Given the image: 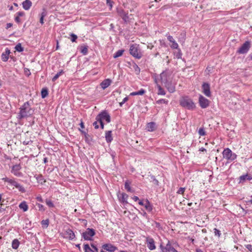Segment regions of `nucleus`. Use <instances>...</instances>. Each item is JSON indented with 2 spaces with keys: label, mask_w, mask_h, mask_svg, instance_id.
<instances>
[{
  "label": "nucleus",
  "mask_w": 252,
  "mask_h": 252,
  "mask_svg": "<svg viewBox=\"0 0 252 252\" xmlns=\"http://www.w3.org/2000/svg\"><path fill=\"white\" fill-rule=\"evenodd\" d=\"M20 112L18 113V118L22 119L32 115L33 110L32 109L29 101L25 102L20 108Z\"/></svg>",
  "instance_id": "nucleus-1"
},
{
  "label": "nucleus",
  "mask_w": 252,
  "mask_h": 252,
  "mask_svg": "<svg viewBox=\"0 0 252 252\" xmlns=\"http://www.w3.org/2000/svg\"><path fill=\"white\" fill-rule=\"evenodd\" d=\"M95 120L99 122L100 125V127L102 129L104 128L103 121H105L107 123L111 121V118L108 112L104 110L97 115L95 118Z\"/></svg>",
  "instance_id": "nucleus-2"
},
{
  "label": "nucleus",
  "mask_w": 252,
  "mask_h": 252,
  "mask_svg": "<svg viewBox=\"0 0 252 252\" xmlns=\"http://www.w3.org/2000/svg\"><path fill=\"white\" fill-rule=\"evenodd\" d=\"M180 105L189 110H193L195 108V104L192 100L188 96L182 97L180 100Z\"/></svg>",
  "instance_id": "nucleus-3"
},
{
  "label": "nucleus",
  "mask_w": 252,
  "mask_h": 252,
  "mask_svg": "<svg viewBox=\"0 0 252 252\" xmlns=\"http://www.w3.org/2000/svg\"><path fill=\"white\" fill-rule=\"evenodd\" d=\"M129 52L133 57L138 59H140L142 56V54L139 47V45L136 44H134L130 46Z\"/></svg>",
  "instance_id": "nucleus-4"
},
{
  "label": "nucleus",
  "mask_w": 252,
  "mask_h": 252,
  "mask_svg": "<svg viewBox=\"0 0 252 252\" xmlns=\"http://www.w3.org/2000/svg\"><path fill=\"white\" fill-rule=\"evenodd\" d=\"M222 155L224 158L229 161H232L237 158V155L232 153V151L229 148H226L223 150Z\"/></svg>",
  "instance_id": "nucleus-5"
},
{
  "label": "nucleus",
  "mask_w": 252,
  "mask_h": 252,
  "mask_svg": "<svg viewBox=\"0 0 252 252\" xmlns=\"http://www.w3.org/2000/svg\"><path fill=\"white\" fill-rule=\"evenodd\" d=\"M251 47V42L250 41H246L237 50V53L239 54H245L248 53Z\"/></svg>",
  "instance_id": "nucleus-6"
},
{
  "label": "nucleus",
  "mask_w": 252,
  "mask_h": 252,
  "mask_svg": "<svg viewBox=\"0 0 252 252\" xmlns=\"http://www.w3.org/2000/svg\"><path fill=\"white\" fill-rule=\"evenodd\" d=\"M95 234V231L92 228H87L86 231L82 234V237L86 240H91V237Z\"/></svg>",
  "instance_id": "nucleus-7"
},
{
  "label": "nucleus",
  "mask_w": 252,
  "mask_h": 252,
  "mask_svg": "<svg viewBox=\"0 0 252 252\" xmlns=\"http://www.w3.org/2000/svg\"><path fill=\"white\" fill-rule=\"evenodd\" d=\"M119 15L123 19L125 23L129 22L130 20L133 19V18L130 17V16H132V15H130L129 16L128 15V13H126L124 10L120 9L118 11Z\"/></svg>",
  "instance_id": "nucleus-8"
},
{
  "label": "nucleus",
  "mask_w": 252,
  "mask_h": 252,
  "mask_svg": "<svg viewBox=\"0 0 252 252\" xmlns=\"http://www.w3.org/2000/svg\"><path fill=\"white\" fill-rule=\"evenodd\" d=\"M170 74L167 70L162 71L159 75L160 81L162 84L164 85L167 84L169 81H168V77Z\"/></svg>",
  "instance_id": "nucleus-9"
},
{
  "label": "nucleus",
  "mask_w": 252,
  "mask_h": 252,
  "mask_svg": "<svg viewBox=\"0 0 252 252\" xmlns=\"http://www.w3.org/2000/svg\"><path fill=\"white\" fill-rule=\"evenodd\" d=\"M199 103L202 108H206L209 106L210 101L202 95L199 97Z\"/></svg>",
  "instance_id": "nucleus-10"
},
{
  "label": "nucleus",
  "mask_w": 252,
  "mask_h": 252,
  "mask_svg": "<svg viewBox=\"0 0 252 252\" xmlns=\"http://www.w3.org/2000/svg\"><path fill=\"white\" fill-rule=\"evenodd\" d=\"M202 92L207 97L211 95L210 92V86L208 83H203L202 85Z\"/></svg>",
  "instance_id": "nucleus-11"
},
{
  "label": "nucleus",
  "mask_w": 252,
  "mask_h": 252,
  "mask_svg": "<svg viewBox=\"0 0 252 252\" xmlns=\"http://www.w3.org/2000/svg\"><path fill=\"white\" fill-rule=\"evenodd\" d=\"M146 244L149 250L152 251L156 249L155 241L153 238L147 237L146 238Z\"/></svg>",
  "instance_id": "nucleus-12"
},
{
  "label": "nucleus",
  "mask_w": 252,
  "mask_h": 252,
  "mask_svg": "<svg viewBox=\"0 0 252 252\" xmlns=\"http://www.w3.org/2000/svg\"><path fill=\"white\" fill-rule=\"evenodd\" d=\"M21 167L19 164H15L12 167L11 173L16 176H21L22 174L19 171L21 169Z\"/></svg>",
  "instance_id": "nucleus-13"
},
{
  "label": "nucleus",
  "mask_w": 252,
  "mask_h": 252,
  "mask_svg": "<svg viewBox=\"0 0 252 252\" xmlns=\"http://www.w3.org/2000/svg\"><path fill=\"white\" fill-rule=\"evenodd\" d=\"M102 248L103 249L110 252H114L117 250V248L110 244H105L102 245Z\"/></svg>",
  "instance_id": "nucleus-14"
},
{
  "label": "nucleus",
  "mask_w": 252,
  "mask_h": 252,
  "mask_svg": "<svg viewBox=\"0 0 252 252\" xmlns=\"http://www.w3.org/2000/svg\"><path fill=\"white\" fill-rule=\"evenodd\" d=\"M112 83V80L110 79H106L104 80L101 83L100 86L103 90L108 87Z\"/></svg>",
  "instance_id": "nucleus-15"
},
{
  "label": "nucleus",
  "mask_w": 252,
  "mask_h": 252,
  "mask_svg": "<svg viewBox=\"0 0 252 252\" xmlns=\"http://www.w3.org/2000/svg\"><path fill=\"white\" fill-rule=\"evenodd\" d=\"M167 39L172 43L170 45L171 48L173 49H177L178 48L179 46L178 43L175 41L171 35H168L167 36Z\"/></svg>",
  "instance_id": "nucleus-16"
},
{
  "label": "nucleus",
  "mask_w": 252,
  "mask_h": 252,
  "mask_svg": "<svg viewBox=\"0 0 252 252\" xmlns=\"http://www.w3.org/2000/svg\"><path fill=\"white\" fill-rule=\"evenodd\" d=\"M157 128L156 124L155 122H150L147 125V129L149 131H154Z\"/></svg>",
  "instance_id": "nucleus-17"
},
{
  "label": "nucleus",
  "mask_w": 252,
  "mask_h": 252,
  "mask_svg": "<svg viewBox=\"0 0 252 252\" xmlns=\"http://www.w3.org/2000/svg\"><path fill=\"white\" fill-rule=\"evenodd\" d=\"M128 195L126 193H122L118 195V197L121 202L123 203H127V199L128 198Z\"/></svg>",
  "instance_id": "nucleus-18"
},
{
  "label": "nucleus",
  "mask_w": 252,
  "mask_h": 252,
  "mask_svg": "<svg viewBox=\"0 0 252 252\" xmlns=\"http://www.w3.org/2000/svg\"><path fill=\"white\" fill-rule=\"evenodd\" d=\"M32 2L30 0H26L22 2V6L23 8L26 10L30 9L32 6Z\"/></svg>",
  "instance_id": "nucleus-19"
},
{
  "label": "nucleus",
  "mask_w": 252,
  "mask_h": 252,
  "mask_svg": "<svg viewBox=\"0 0 252 252\" xmlns=\"http://www.w3.org/2000/svg\"><path fill=\"white\" fill-rule=\"evenodd\" d=\"M10 53V50L6 48L5 51L1 55V59L3 62H6L8 60Z\"/></svg>",
  "instance_id": "nucleus-20"
},
{
  "label": "nucleus",
  "mask_w": 252,
  "mask_h": 252,
  "mask_svg": "<svg viewBox=\"0 0 252 252\" xmlns=\"http://www.w3.org/2000/svg\"><path fill=\"white\" fill-rule=\"evenodd\" d=\"M66 237L69 240H73L75 238V234L73 231L70 229H67L65 231Z\"/></svg>",
  "instance_id": "nucleus-21"
},
{
  "label": "nucleus",
  "mask_w": 252,
  "mask_h": 252,
  "mask_svg": "<svg viewBox=\"0 0 252 252\" xmlns=\"http://www.w3.org/2000/svg\"><path fill=\"white\" fill-rule=\"evenodd\" d=\"M164 85L170 93H172L175 92V87L170 82H169L168 83Z\"/></svg>",
  "instance_id": "nucleus-22"
},
{
  "label": "nucleus",
  "mask_w": 252,
  "mask_h": 252,
  "mask_svg": "<svg viewBox=\"0 0 252 252\" xmlns=\"http://www.w3.org/2000/svg\"><path fill=\"white\" fill-rule=\"evenodd\" d=\"M252 179V176L249 174H246L241 176L239 177L240 182H243L246 180L250 181Z\"/></svg>",
  "instance_id": "nucleus-23"
},
{
  "label": "nucleus",
  "mask_w": 252,
  "mask_h": 252,
  "mask_svg": "<svg viewBox=\"0 0 252 252\" xmlns=\"http://www.w3.org/2000/svg\"><path fill=\"white\" fill-rule=\"evenodd\" d=\"M105 139L107 143H110L112 141L113 138L112 136V131L109 130L106 131Z\"/></svg>",
  "instance_id": "nucleus-24"
},
{
  "label": "nucleus",
  "mask_w": 252,
  "mask_h": 252,
  "mask_svg": "<svg viewBox=\"0 0 252 252\" xmlns=\"http://www.w3.org/2000/svg\"><path fill=\"white\" fill-rule=\"evenodd\" d=\"M2 180H3L4 182L8 183L10 185L13 186L14 187L15 186L16 183H17L14 180L12 179H9L7 177L3 178Z\"/></svg>",
  "instance_id": "nucleus-25"
},
{
  "label": "nucleus",
  "mask_w": 252,
  "mask_h": 252,
  "mask_svg": "<svg viewBox=\"0 0 252 252\" xmlns=\"http://www.w3.org/2000/svg\"><path fill=\"white\" fill-rule=\"evenodd\" d=\"M35 177L38 183L42 185L45 183L46 180L44 179L43 176L41 174H39Z\"/></svg>",
  "instance_id": "nucleus-26"
},
{
  "label": "nucleus",
  "mask_w": 252,
  "mask_h": 252,
  "mask_svg": "<svg viewBox=\"0 0 252 252\" xmlns=\"http://www.w3.org/2000/svg\"><path fill=\"white\" fill-rule=\"evenodd\" d=\"M20 209L23 210L24 212H26L28 210V206L25 201L22 202L19 205Z\"/></svg>",
  "instance_id": "nucleus-27"
},
{
  "label": "nucleus",
  "mask_w": 252,
  "mask_h": 252,
  "mask_svg": "<svg viewBox=\"0 0 252 252\" xmlns=\"http://www.w3.org/2000/svg\"><path fill=\"white\" fill-rule=\"evenodd\" d=\"M19 244L20 242H19L18 240L15 239L12 241V247L13 249L16 250L18 248Z\"/></svg>",
  "instance_id": "nucleus-28"
},
{
  "label": "nucleus",
  "mask_w": 252,
  "mask_h": 252,
  "mask_svg": "<svg viewBox=\"0 0 252 252\" xmlns=\"http://www.w3.org/2000/svg\"><path fill=\"white\" fill-rule=\"evenodd\" d=\"M145 91L144 89H141L139 91L131 93L130 94V95H131V96L136 95H142L144 94H145Z\"/></svg>",
  "instance_id": "nucleus-29"
},
{
  "label": "nucleus",
  "mask_w": 252,
  "mask_h": 252,
  "mask_svg": "<svg viewBox=\"0 0 252 252\" xmlns=\"http://www.w3.org/2000/svg\"><path fill=\"white\" fill-rule=\"evenodd\" d=\"M80 51L81 53L83 54V55H87L88 52V46L85 45L81 46L80 47Z\"/></svg>",
  "instance_id": "nucleus-30"
},
{
  "label": "nucleus",
  "mask_w": 252,
  "mask_h": 252,
  "mask_svg": "<svg viewBox=\"0 0 252 252\" xmlns=\"http://www.w3.org/2000/svg\"><path fill=\"white\" fill-rule=\"evenodd\" d=\"M144 206L146 208V209L148 211V212H151L152 211V209H153V208H152V205L150 203L149 201L147 200L146 201V203L144 205Z\"/></svg>",
  "instance_id": "nucleus-31"
},
{
  "label": "nucleus",
  "mask_w": 252,
  "mask_h": 252,
  "mask_svg": "<svg viewBox=\"0 0 252 252\" xmlns=\"http://www.w3.org/2000/svg\"><path fill=\"white\" fill-rule=\"evenodd\" d=\"M130 184V182H129L128 181H126L125 184V188L128 192H133V190L131 189Z\"/></svg>",
  "instance_id": "nucleus-32"
},
{
  "label": "nucleus",
  "mask_w": 252,
  "mask_h": 252,
  "mask_svg": "<svg viewBox=\"0 0 252 252\" xmlns=\"http://www.w3.org/2000/svg\"><path fill=\"white\" fill-rule=\"evenodd\" d=\"M157 88L158 89V95H164L165 94V92L164 91L163 89L161 88V86L159 84H158Z\"/></svg>",
  "instance_id": "nucleus-33"
},
{
  "label": "nucleus",
  "mask_w": 252,
  "mask_h": 252,
  "mask_svg": "<svg viewBox=\"0 0 252 252\" xmlns=\"http://www.w3.org/2000/svg\"><path fill=\"white\" fill-rule=\"evenodd\" d=\"M41 94L42 98H45L48 95V89L47 88H43L41 90Z\"/></svg>",
  "instance_id": "nucleus-34"
},
{
  "label": "nucleus",
  "mask_w": 252,
  "mask_h": 252,
  "mask_svg": "<svg viewBox=\"0 0 252 252\" xmlns=\"http://www.w3.org/2000/svg\"><path fill=\"white\" fill-rule=\"evenodd\" d=\"M41 224L42 226L44 228H46L48 227L49 224V220L48 219H46L45 220H42L41 221Z\"/></svg>",
  "instance_id": "nucleus-35"
},
{
  "label": "nucleus",
  "mask_w": 252,
  "mask_h": 252,
  "mask_svg": "<svg viewBox=\"0 0 252 252\" xmlns=\"http://www.w3.org/2000/svg\"><path fill=\"white\" fill-rule=\"evenodd\" d=\"M166 246L167 251H168V252H176V251H177V250L171 246L169 241L168 242L167 244H166Z\"/></svg>",
  "instance_id": "nucleus-36"
},
{
  "label": "nucleus",
  "mask_w": 252,
  "mask_h": 252,
  "mask_svg": "<svg viewBox=\"0 0 252 252\" xmlns=\"http://www.w3.org/2000/svg\"><path fill=\"white\" fill-rule=\"evenodd\" d=\"M124 52V50H119L117 51L113 55L114 58H118L121 56Z\"/></svg>",
  "instance_id": "nucleus-37"
},
{
  "label": "nucleus",
  "mask_w": 252,
  "mask_h": 252,
  "mask_svg": "<svg viewBox=\"0 0 252 252\" xmlns=\"http://www.w3.org/2000/svg\"><path fill=\"white\" fill-rule=\"evenodd\" d=\"M63 73V70L58 72L52 78V81L55 82L56 80H57L58 78L61 76Z\"/></svg>",
  "instance_id": "nucleus-38"
},
{
  "label": "nucleus",
  "mask_w": 252,
  "mask_h": 252,
  "mask_svg": "<svg viewBox=\"0 0 252 252\" xmlns=\"http://www.w3.org/2000/svg\"><path fill=\"white\" fill-rule=\"evenodd\" d=\"M132 67L134 71L136 74H139L140 72V67L136 64L133 63L132 65Z\"/></svg>",
  "instance_id": "nucleus-39"
},
{
  "label": "nucleus",
  "mask_w": 252,
  "mask_h": 252,
  "mask_svg": "<svg viewBox=\"0 0 252 252\" xmlns=\"http://www.w3.org/2000/svg\"><path fill=\"white\" fill-rule=\"evenodd\" d=\"M15 187L17 189H18L20 191H21L22 192H25L26 191L25 188L18 183H16V185H15Z\"/></svg>",
  "instance_id": "nucleus-40"
},
{
  "label": "nucleus",
  "mask_w": 252,
  "mask_h": 252,
  "mask_svg": "<svg viewBox=\"0 0 252 252\" xmlns=\"http://www.w3.org/2000/svg\"><path fill=\"white\" fill-rule=\"evenodd\" d=\"M15 49L16 51L19 52H21L23 51L24 48L22 47L21 44L20 43H18L15 47Z\"/></svg>",
  "instance_id": "nucleus-41"
},
{
  "label": "nucleus",
  "mask_w": 252,
  "mask_h": 252,
  "mask_svg": "<svg viewBox=\"0 0 252 252\" xmlns=\"http://www.w3.org/2000/svg\"><path fill=\"white\" fill-rule=\"evenodd\" d=\"M46 16V12L43 11L41 14V16L40 18V23L41 24L44 23V18Z\"/></svg>",
  "instance_id": "nucleus-42"
},
{
  "label": "nucleus",
  "mask_w": 252,
  "mask_h": 252,
  "mask_svg": "<svg viewBox=\"0 0 252 252\" xmlns=\"http://www.w3.org/2000/svg\"><path fill=\"white\" fill-rule=\"evenodd\" d=\"M151 182L153 183V184L156 186H158V181L157 179H156L154 176H151Z\"/></svg>",
  "instance_id": "nucleus-43"
},
{
  "label": "nucleus",
  "mask_w": 252,
  "mask_h": 252,
  "mask_svg": "<svg viewBox=\"0 0 252 252\" xmlns=\"http://www.w3.org/2000/svg\"><path fill=\"white\" fill-rule=\"evenodd\" d=\"M84 250L85 252H92V249L87 244L84 245Z\"/></svg>",
  "instance_id": "nucleus-44"
},
{
  "label": "nucleus",
  "mask_w": 252,
  "mask_h": 252,
  "mask_svg": "<svg viewBox=\"0 0 252 252\" xmlns=\"http://www.w3.org/2000/svg\"><path fill=\"white\" fill-rule=\"evenodd\" d=\"M198 134L200 136H205L206 135V132L204 127H200L198 130Z\"/></svg>",
  "instance_id": "nucleus-45"
},
{
  "label": "nucleus",
  "mask_w": 252,
  "mask_h": 252,
  "mask_svg": "<svg viewBox=\"0 0 252 252\" xmlns=\"http://www.w3.org/2000/svg\"><path fill=\"white\" fill-rule=\"evenodd\" d=\"M45 202H46V205L48 207H49L50 208H52V207H54V203H53V202L51 200L47 199L46 200Z\"/></svg>",
  "instance_id": "nucleus-46"
},
{
  "label": "nucleus",
  "mask_w": 252,
  "mask_h": 252,
  "mask_svg": "<svg viewBox=\"0 0 252 252\" xmlns=\"http://www.w3.org/2000/svg\"><path fill=\"white\" fill-rule=\"evenodd\" d=\"M168 102V101L167 100H165L164 99H160L157 101L156 103L157 104H167Z\"/></svg>",
  "instance_id": "nucleus-47"
},
{
  "label": "nucleus",
  "mask_w": 252,
  "mask_h": 252,
  "mask_svg": "<svg viewBox=\"0 0 252 252\" xmlns=\"http://www.w3.org/2000/svg\"><path fill=\"white\" fill-rule=\"evenodd\" d=\"M214 231L215 235L220 237L221 235L220 231L217 228H214Z\"/></svg>",
  "instance_id": "nucleus-48"
},
{
  "label": "nucleus",
  "mask_w": 252,
  "mask_h": 252,
  "mask_svg": "<svg viewBox=\"0 0 252 252\" xmlns=\"http://www.w3.org/2000/svg\"><path fill=\"white\" fill-rule=\"evenodd\" d=\"M70 36H71V39H70L71 41L72 42H75L77 38V36L74 33H71Z\"/></svg>",
  "instance_id": "nucleus-49"
},
{
  "label": "nucleus",
  "mask_w": 252,
  "mask_h": 252,
  "mask_svg": "<svg viewBox=\"0 0 252 252\" xmlns=\"http://www.w3.org/2000/svg\"><path fill=\"white\" fill-rule=\"evenodd\" d=\"M160 249H161V252H168V251H167L166 245L165 247H164L162 246V244H160Z\"/></svg>",
  "instance_id": "nucleus-50"
},
{
  "label": "nucleus",
  "mask_w": 252,
  "mask_h": 252,
  "mask_svg": "<svg viewBox=\"0 0 252 252\" xmlns=\"http://www.w3.org/2000/svg\"><path fill=\"white\" fill-rule=\"evenodd\" d=\"M106 3H107V4H108L110 8V10H111L112 8V3H113V1H112V0H106Z\"/></svg>",
  "instance_id": "nucleus-51"
},
{
  "label": "nucleus",
  "mask_w": 252,
  "mask_h": 252,
  "mask_svg": "<svg viewBox=\"0 0 252 252\" xmlns=\"http://www.w3.org/2000/svg\"><path fill=\"white\" fill-rule=\"evenodd\" d=\"M185 188H180L179 189H178V191H177V193L178 194H182L185 192Z\"/></svg>",
  "instance_id": "nucleus-52"
},
{
  "label": "nucleus",
  "mask_w": 252,
  "mask_h": 252,
  "mask_svg": "<svg viewBox=\"0 0 252 252\" xmlns=\"http://www.w3.org/2000/svg\"><path fill=\"white\" fill-rule=\"evenodd\" d=\"M91 246L92 247V252H98V249L95 246L94 244H91Z\"/></svg>",
  "instance_id": "nucleus-53"
},
{
  "label": "nucleus",
  "mask_w": 252,
  "mask_h": 252,
  "mask_svg": "<svg viewBox=\"0 0 252 252\" xmlns=\"http://www.w3.org/2000/svg\"><path fill=\"white\" fill-rule=\"evenodd\" d=\"M98 123H99V122L97 121V120H96V121H95L93 123V125L94 126V128L95 129H97L99 127Z\"/></svg>",
  "instance_id": "nucleus-54"
},
{
  "label": "nucleus",
  "mask_w": 252,
  "mask_h": 252,
  "mask_svg": "<svg viewBox=\"0 0 252 252\" xmlns=\"http://www.w3.org/2000/svg\"><path fill=\"white\" fill-rule=\"evenodd\" d=\"M245 247L250 252H252V245L248 244Z\"/></svg>",
  "instance_id": "nucleus-55"
},
{
  "label": "nucleus",
  "mask_w": 252,
  "mask_h": 252,
  "mask_svg": "<svg viewBox=\"0 0 252 252\" xmlns=\"http://www.w3.org/2000/svg\"><path fill=\"white\" fill-rule=\"evenodd\" d=\"M17 16L18 17H22L25 15V13L23 11H19L16 13Z\"/></svg>",
  "instance_id": "nucleus-56"
},
{
  "label": "nucleus",
  "mask_w": 252,
  "mask_h": 252,
  "mask_svg": "<svg viewBox=\"0 0 252 252\" xmlns=\"http://www.w3.org/2000/svg\"><path fill=\"white\" fill-rule=\"evenodd\" d=\"M15 21L17 23H20L21 22V20H20V17L16 16L15 18Z\"/></svg>",
  "instance_id": "nucleus-57"
},
{
  "label": "nucleus",
  "mask_w": 252,
  "mask_h": 252,
  "mask_svg": "<svg viewBox=\"0 0 252 252\" xmlns=\"http://www.w3.org/2000/svg\"><path fill=\"white\" fill-rule=\"evenodd\" d=\"M154 81H155V83L157 84V87H158V84H158V77H157V76H156L154 78Z\"/></svg>",
  "instance_id": "nucleus-58"
},
{
  "label": "nucleus",
  "mask_w": 252,
  "mask_h": 252,
  "mask_svg": "<svg viewBox=\"0 0 252 252\" xmlns=\"http://www.w3.org/2000/svg\"><path fill=\"white\" fill-rule=\"evenodd\" d=\"M12 23H7L6 24V29H8L10 28H11L12 26Z\"/></svg>",
  "instance_id": "nucleus-59"
},
{
  "label": "nucleus",
  "mask_w": 252,
  "mask_h": 252,
  "mask_svg": "<svg viewBox=\"0 0 252 252\" xmlns=\"http://www.w3.org/2000/svg\"><path fill=\"white\" fill-rule=\"evenodd\" d=\"M128 97H125V98L123 99V100L122 102H123L124 103H125L126 102V101L128 100Z\"/></svg>",
  "instance_id": "nucleus-60"
},
{
  "label": "nucleus",
  "mask_w": 252,
  "mask_h": 252,
  "mask_svg": "<svg viewBox=\"0 0 252 252\" xmlns=\"http://www.w3.org/2000/svg\"><path fill=\"white\" fill-rule=\"evenodd\" d=\"M133 199L135 201H137V200H139V198L136 196H134L133 197Z\"/></svg>",
  "instance_id": "nucleus-61"
},
{
  "label": "nucleus",
  "mask_w": 252,
  "mask_h": 252,
  "mask_svg": "<svg viewBox=\"0 0 252 252\" xmlns=\"http://www.w3.org/2000/svg\"><path fill=\"white\" fill-rule=\"evenodd\" d=\"M80 126L82 128H84L85 127L84 123L81 121V123L80 124Z\"/></svg>",
  "instance_id": "nucleus-62"
},
{
  "label": "nucleus",
  "mask_w": 252,
  "mask_h": 252,
  "mask_svg": "<svg viewBox=\"0 0 252 252\" xmlns=\"http://www.w3.org/2000/svg\"><path fill=\"white\" fill-rule=\"evenodd\" d=\"M199 151H201V152H204V151H205V152H206V149H205V148H204L202 147V148H200V149H199Z\"/></svg>",
  "instance_id": "nucleus-63"
},
{
  "label": "nucleus",
  "mask_w": 252,
  "mask_h": 252,
  "mask_svg": "<svg viewBox=\"0 0 252 252\" xmlns=\"http://www.w3.org/2000/svg\"><path fill=\"white\" fill-rule=\"evenodd\" d=\"M196 252H203L201 249H196Z\"/></svg>",
  "instance_id": "nucleus-64"
}]
</instances>
